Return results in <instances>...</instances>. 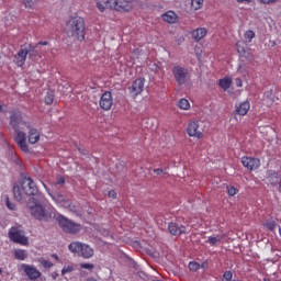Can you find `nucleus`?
Instances as JSON below:
<instances>
[{
  "label": "nucleus",
  "mask_w": 281,
  "mask_h": 281,
  "mask_svg": "<svg viewBox=\"0 0 281 281\" xmlns=\"http://www.w3.org/2000/svg\"><path fill=\"white\" fill-rule=\"evenodd\" d=\"M45 203V196H33L29 199L27 207L36 221H44L49 223V221H56V211L54 209H45L43 204Z\"/></svg>",
  "instance_id": "1"
},
{
  "label": "nucleus",
  "mask_w": 281,
  "mask_h": 281,
  "mask_svg": "<svg viewBox=\"0 0 281 281\" xmlns=\"http://www.w3.org/2000/svg\"><path fill=\"white\" fill-rule=\"evenodd\" d=\"M66 34L69 38H74V41H85L86 26L85 19L81 16H72L66 23Z\"/></svg>",
  "instance_id": "2"
},
{
  "label": "nucleus",
  "mask_w": 281,
  "mask_h": 281,
  "mask_svg": "<svg viewBox=\"0 0 281 281\" xmlns=\"http://www.w3.org/2000/svg\"><path fill=\"white\" fill-rule=\"evenodd\" d=\"M97 8L100 12L105 10H116L117 12H131L133 10L132 0H97Z\"/></svg>",
  "instance_id": "3"
},
{
  "label": "nucleus",
  "mask_w": 281,
  "mask_h": 281,
  "mask_svg": "<svg viewBox=\"0 0 281 281\" xmlns=\"http://www.w3.org/2000/svg\"><path fill=\"white\" fill-rule=\"evenodd\" d=\"M27 56L30 60H38V58H41L38 50H36V46H33L32 44L23 45L15 55L14 61L18 65V67H23L25 65Z\"/></svg>",
  "instance_id": "4"
},
{
  "label": "nucleus",
  "mask_w": 281,
  "mask_h": 281,
  "mask_svg": "<svg viewBox=\"0 0 281 281\" xmlns=\"http://www.w3.org/2000/svg\"><path fill=\"white\" fill-rule=\"evenodd\" d=\"M55 221L58 222L59 227H61L65 234H78L82 229V226L63 215H56Z\"/></svg>",
  "instance_id": "5"
},
{
  "label": "nucleus",
  "mask_w": 281,
  "mask_h": 281,
  "mask_svg": "<svg viewBox=\"0 0 281 281\" xmlns=\"http://www.w3.org/2000/svg\"><path fill=\"white\" fill-rule=\"evenodd\" d=\"M10 126H12L15 135H19V133H23V131L30 128V124L23 121V116H21V112L19 111L12 112L10 116Z\"/></svg>",
  "instance_id": "6"
},
{
  "label": "nucleus",
  "mask_w": 281,
  "mask_h": 281,
  "mask_svg": "<svg viewBox=\"0 0 281 281\" xmlns=\"http://www.w3.org/2000/svg\"><path fill=\"white\" fill-rule=\"evenodd\" d=\"M9 238L18 245H27L29 238L25 236V232L19 226H13L9 231Z\"/></svg>",
  "instance_id": "7"
},
{
  "label": "nucleus",
  "mask_w": 281,
  "mask_h": 281,
  "mask_svg": "<svg viewBox=\"0 0 281 281\" xmlns=\"http://www.w3.org/2000/svg\"><path fill=\"white\" fill-rule=\"evenodd\" d=\"M53 201L60 207H65L66 210H69V212H78L76 209V205L71 204V201L69 199L65 198L61 193L55 192V193H49Z\"/></svg>",
  "instance_id": "8"
},
{
  "label": "nucleus",
  "mask_w": 281,
  "mask_h": 281,
  "mask_svg": "<svg viewBox=\"0 0 281 281\" xmlns=\"http://www.w3.org/2000/svg\"><path fill=\"white\" fill-rule=\"evenodd\" d=\"M22 190L26 196H42L38 194V187H36V183L32 178H24L22 181Z\"/></svg>",
  "instance_id": "9"
},
{
  "label": "nucleus",
  "mask_w": 281,
  "mask_h": 281,
  "mask_svg": "<svg viewBox=\"0 0 281 281\" xmlns=\"http://www.w3.org/2000/svg\"><path fill=\"white\" fill-rule=\"evenodd\" d=\"M173 78L179 86L186 85L190 80V72L187 68L175 66L172 69Z\"/></svg>",
  "instance_id": "10"
},
{
  "label": "nucleus",
  "mask_w": 281,
  "mask_h": 281,
  "mask_svg": "<svg viewBox=\"0 0 281 281\" xmlns=\"http://www.w3.org/2000/svg\"><path fill=\"white\" fill-rule=\"evenodd\" d=\"M145 82H146V79L139 78L132 83V86L130 87V93L132 98H137V95H139V93L144 91Z\"/></svg>",
  "instance_id": "11"
},
{
  "label": "nucleus",
  "mask_w": 281,
  "mask_h": 281,
  "mask_svg": "<svg viewBox=\"0 0 281 281\" xmlns=\"http://www.w3.org/2000/svg\"><path fill=\"white\" fill-rule=\"evenodd\" d=\"M187 133L189 137L201 139V137H203V132L199 128V121L191 122L187 128Z\"/></svg>",
  "instance_id": "12"
},
{
  "label": "nucleus",
  "mask_w": 281,
  "mask_h": 281,
  "mask_svg": "<svg viewBox=\"0 0 281 281\" xmlns=\"http://www.w3.org/2000/svg\"><path fill=\"white\" fill-rule=\"evenodd\" d=\"M22 269L24 270V273H26L29 280H38L42 276L41 271H38L34 266L24 263L22 265Z\"/></svg>",
  "instance_id": "13"
},
{
  "label": "nucleus",
  "mask_w": 281,
  "mask_h": 281,
  "mask_svg": "<svg viewBox=\"0 0 281 281\" xmlns=\"http://www.w3.org/2000/svg\"><path fill=\"white\" fill-rule=\"evenodd\" d=\"M100 106L103 111H109L113 106V95L110 91H106L102 94L100 99Z\"/></svg>",
  "instance_id": "14"
},
{
  "label": "nucleus",
  "mask_w": 281,
  "mask_h": 281,
  "mask_svg": "<svg viewBox=\"0 0 281 281\" xmlns=\"http://www.w3.org/2000/svg\"><path fill=\"white\" fill-rule=\"evenodd\" d=\"M241 164L248 170H258L260 168V159L258 158L243 157Z\"/></svg>",
  "instance_id": "15"
},
{
  "label": "nucleus",
  "mask_w": 281,
  "mask_h": 281,
  "mask_svg": "<svg viewBox=\"0 0 281 281\" xmlns=\"http://www.w3.org/2000/svg\"><path fill=\"white\" fill-rule=\"evenodd\" d=\"M25 139H27L25 132H19L15 136V142L18 146L21 148V150L23 153H30V147L27 146Z\"/></svg>",
  "instance_id": "16"
},
{
  "label": "nucleus",
  "mask_w": 281,
  "mask_h": 281,
  "mask_svg": "<svg viewBox=\"0 0 281 281\" xmlns=\"http://www.w3.org/2000/svg\"><path fill=\"white\" fill-rule=\"evenodd\" d=\"M168 232L171 236H181V234H186V226L171 222L168 224Z\"/></svg>",
  "instance_id": "17"
},
{
  "label": "nucleus",
  "mask_w": 281,
  "mask_h": 281,
  "mask_svg": "<svg viewBox=\"0 0 281 281\" xmlns=\"http://www.w3.org/2000/svg\"><path fill=\"white\" fill-rule=\"evenodd\" d=\"M25 131H29L27 139L30 144H36V142L41 139V133H38V130L29 125Z\"/></svg>",
  "instance_id": "18"
},
{
  "label": "nucleus",
  "mask_w": 281,
  "mask_h": 281,
  "mask_svg": "<svg viewBox=\"0 0 281 281\" xmlns=\"http://www.w3.org/2000/svg\"><path fill=\"white\" fill-rule=\"evenodd\" d=\"M250 105L248 101H245L243 103H240L237 108H236V113L238 115H245L246 113L249 112Z\"/></svg>",
  "instance_id": "19"
},
{
  "label": "nucleus",
  "mask_w": 281,
  "mask_h": 281,
  "mask_svg": "<svg viewBox=\"0 0 281 281\" xmlns=\"http://www.w3.org/2000/svg\"><path fill=\"white\" fill-rule=\"evenodd\" d=\"M205 34H207L205 29H196L192 32V38L194 41H201V38H205Z\"/></svg>",
  "instance_id": "20"
},
{
  "label": "nucleus",
  "mask_w": 281,
  "mask_h": 281,
  "mask_svg": "<svg viewBox=\"0 0 281 281\" xmlns=\"http://www.w3.org/2000/svg\"><path fill=\"white\" fill-rule=\"evenodd\" d=\"M23 187H20L19 184L13 186V196L15 201H23Z\"/></svg>",
  "instance_id": "21"
},
{
  "label": "nucleus",
  "mask_w": 281,
  "mask_h": 281,
  "mask_svg": "<svg viewBox=\"0 0 281 281\" xmlns=\"http://www.w3.org/2000/svg\"><path fill=\"white\" fill-rule=\"evenodd\" d=\"M82 245L83 244L80 241H72L71 244H69L68 249L69 251H71V254H80Z\"/></svg>",
  "instance_id": "22"
},
{
  "label": "nucleus",
  "mask_w": 281,
  "mask_h": 281,
  "mask_svg": "<svg viewBox=\"0 0 281 281\" xmlns=\"http://www.w3.org/2000/svg\"><path fill=\"white\" fill-rule=\"evenodd\" d=\"M80 252L82 258H91L93 256L92 248H90L87 244H82Z\"/></svg>",
  "instance_id": "23"
},
{
  "label": "nucleus",
  "mask_w": 281,
  "mask_h": 281,
  "mask_svg": "<svg viewBox=\"0 0 281 281\" xmlns=\"http://www.w3.org/2000/svg\"><path fill=\"white\" fill-rule=\"evenodd\" d=\"M162 20H165L167 23H176L177 13H175L173 11H168L165 14H162Z\"/></svg>",
  "instance_id": "24"
},
{
  "label": "nucleus",
  "mask_w": 281,
  "mask_h": 281,
  "mask_svg": "<svg viewBox=\"0 0 281 281\" xmlns=\"http://www.w3.org/2000/svg\"><path fill=\"white\" fill-rule=\"evenodd\" d=\"M24 8L27 10H34L36 8V3H38V0H21Z\"/></svg>",
  "instance_id": "25"
},
{
  "label": "nucleus",
  "mask_w": 281,
  "mask_h": 281,
  "mask_svg": "<svg viewBox=\"0 0 281 281\" xmlns=\"http://www.w3.org/2000/svg\"><path fill=\"white\" fill-rule=\"evenodd\" d=\"M14 258L15 260H25V258H27V251L23 249H16L14 251Z\"/></svg>",
  "instance_id": "26"
},
{
  "label": "nucleus",
  "mask_w": 281,
  "mask_h": 281,
  "mask_svg": "<svg viewBox=\"0 0 281 281\" xmlns=\"http://www.w3.org/2000/svg\"><path fill=\"white\" fill-rule=\"evenodd\" d=\"M218 85L224 91H227V89L232 87V79L229 78L221 79Z\"/></svg>",
  "instance_id": "27"
},
{
  "label": "nucleus",
  "mask_w": 281,
  "mask_h": 281,
  "mask_svg": "<svg viewBox=\"0 0 281 281\" xmlns=\"http://www.w3.org/2000/svg\"><path fill=\"white\" fill-rule=\"evenodd\" d=\"M178 106L183 111H188V109H190V102L187 99H180L178 102Z\"/></svg>",
  "instance_id": "28"
},
{
  "label": "nucleus",
  "mask_w": 281,
  "mask_h": 281,
  "mask_svg": "<svg viewBox=\"0 0 281 281\" xmlns=\"http://www.w3.org/2000/svg\"><path fill=\"white\" fill-rule=\"evenodd\" d=\"M54 102V90H48L45 95V104H52Z\"/></svg>",
  "instance_id": "29"
},
{
  "label": "nucleus",
  "mask_w": 281,
  "mask_h": 281,
  "mask_svg": "<svg viewBox=\"0 0 281 281\" xmlns=\"http://www.w3.org/2000/svg\"><path fill=\"white\" fill-rule=\"evenodd\" d=\"M191 8L201 10V8H203V0H191Z\"/></svg>",
  "instance_id": "30"
},
{
  "label": "nucleus",
  "mask_w": 281,
  "mask_h": 281,
  "mask_svg": "<svg viewBox=\"0 0 281 281\" xmlns=\"http://www.w3.org/2000/svg\"><path fill=\"white\" fill-rule=\"evenodd\" d=\"M41 265L44 267V269H52L54 267V263L47 259H41Z\"/></svg>",
  "instance_id": "31"
},
{
  "label": "nucleus",
  "mask_w": 281,
  "mask_h": 281,
  "mask_svg": "<svg viewBox=\"0 0 281 281\" xmlns=\"http://www.w3.org/2000/svg\"><path fill=\"white\" fill-rule=\"evenodd\" d=\"M189 269L190 271H199V269H201V265L196 261H191L189 262Z\"/></svg>",
  "instance_id": "32"
},
{
  "label": "nucleus",
  "mask_w": 281,
  "mask_h": 281,
  "mask_svg": "<svg viewBox=\"0 0 281 281\" xmlns=\"http://www.w3.org/2000/svg\"><path fill=\"white\" fill-rule=\"evenodd\" d=\"M75 270L76 269L74 268V266H64V268L61 269V276H65L67 273H71Z\"/></svg>",
  "instance_id": "33"
},
{
  "label": "nucleus",
  "mask_w": 281,
  "mask_h": 281,
  "mask_svg": "<svg viewBox=\"0 0 281 281\" xmlns=\"http://www.w3.org/2000/svg\"><path fill=\"white\" fill-rule=\"evenodd\" d=\"M244 36L248 43H251V38H255L256 33L254 31H247Z\"/></svg>",
  "instance_id": "34"
},
{
  "label": "nucleus",
  "mask_w": 281,
  "mask_h": 281,
  "mask_svg": "<svg viewBox=\"0 0 281 281\" xmlns=\"http://www.w3.org/2000/svg\"><path fill=\"white\" fill-rule=\"evenodd\" d=\"M237 52H238V54H245V46H244V44H243V42H238L237 44Z\"/></svg>",
  "instance_id": "35"
},
{
  "label": "nucleus",
  "mask_w": 281,
  "mask_h": 281,
  "mask_svg": "<svg viewBox=\"0 0 281 281\" xmlns=\"http://www.w3.org/2000/svg\"><path fill=\"white\" fill-rule=\"evenodd\" d=\"M258 3H263L265 5H271V3H278V0H257Z\"/></svg>",
  "instance_id": "36"
},
{
  "label": "nucleus",
  "mask_w": 281,
  "mask_h": 281,
  "mask_svg": "<svg viewBox=\"0 0 281 281\" xmlns=\"http://www.w3.org/2000/svg\"><path fill=\"white\" fill-rule=\"evenodd\" d=\"M7 207H8L9 210H11V211H14V210H16V204L10 202V199L7 198Z\"/></svg>",
  "instance_id": "37"
},
{
  "label": "nucleus",
  "mask_w": 281,
  "mask_h": 281,
  "mask_svg": "<svg viewBox=\"0 0 281 281\" xmlns=\"http://www.w3.org/2000/svg\"><path fill=\"white\" fill-rule=\"evenodd\" d=\"M221 240V237H209L207 243H210V245H216V243H218Z\"/></svg>",
  "instance_id": "38"
},
{
  "label": "nucleus",
  "mask_w": 281,
  "mask_h": 281,
  "mask_svg": "<svg viewBox=\"0 0 281 281\" xmlns=\"http://www.w3.org/2000/svg\"><path fill=\"white\" fill-rule=\"evenodd\" d=\"M266 227H267L270 232H274V231H276V223H274V222H268V223H266Z\"/></svg>",
  "instance_id": "39"
},
{
  "label": "nucleus",
  "mask_w": 281,
  "mask_h": 281,
  "mask_svg": "<svg viewBox=\"0 0 281 281\" xmlns=\"http://www.w3.org/2000/svg\"><path fill=\"white\" fill-rule=\"evenodd\" d=\"M80 268L91 271V269H93V263H80Z\"/></svg>",
  "instance_id": "40"
},
{
  "label": "nucleus",
  "mask_w": 281,
  "mask_h": 281,
  "mask_svg": "<svg viewBox=\"0 0 281 281\" xmlns=\"http://www.w3.org/2000/svg\"><path fill=\"white\" fill-rule=\"evenodd\" d=\"M227 192H228V195H229V196H235V194H236V188H234V187H228V188H227Z\"/></svg>",
  "instance_id": "41"
},
{
  "label": "nucleus",
  "mask_w": 281,
  "mask_h": 281,
  "mask_svg": "<svg viewBox=\"0 0 281 281\" xmlns=\"http://www.w3.org/2000/svg\"><path fill=\"white\" fill-rule=\"evenodd\" d=\"M116 170H119V172H122L124 170V162H117Z\"/></svg>",
  "instance_id": "42"
},
{
  "label": "nucleus",
  "mask_w": 281,
  "mask_h": 281,
  "mask_svg": "<svg viewBox=\"0 0 281 281\" xmlns=\"http://www.w3.org/2000/svg\"><path fill=\"white\" fill-rule=\"evenodd\" d=\"M56 186H65V178H63V177L58 178Z\"/></svg>",
  "instance_id": "43"
},
{
  "label": "nucleus",
  "mask_w": 281,
  "mask_h": 281,
  "mask_svg": "<svg viewBox=\"0 0 281 281\" xmlns=\"http://www.w3.org/2000/svg\"><path fill=\"white\" fill-rule=\"evenodd\" d=\"M108 196H109L110 199H115V196H117V193H115L114 190H111V191H109Z\"/></svg>",
  "instance_id": "44"
},
{
  "label": "nucleus",
  "mask_w": 281,
  "mask_h": 281,
  "mask_svg": "<svg viewBox=\"0 0 281 281\" xmlns=\"http://www.w3.org/2000/svg\"><path fill=\"white\" fill-rule=\"evenodd\" d=\"M155 175H166V172L162 169H154Z\"/></svg>",
  "instance_id": "45"
},
{
  "label": "nucleus",
  "mask_w": 281,
  "mask_h": 281,
  "mask_svg": "<svg viewBox=\"0 0 281 281\" xmlns=\"http://www.w3.org/2000/svg\"><path fill=\"white\" fill-rule=\"evenodd\" d=\"M235 85H236V87H243V80H240V79H235Z\"/></svg>",
  "instance_id": "46"
},
{
  "label": "nucleus",
  "mask_w": 281,
  "mask_h": 281,
  "mask_svg": "<svg viewBox=\"0 0 281 281\" xmlns=\"http://www.w3.org/2000/svg\"><path fill=\"white\" fill-rule=\"evenodd\" d=\"M38 45H49V43L47 42V41H45V42H38L36 45H35V47H38Z\"/></svg>",
  "instance_id": "47"
},
{
  "label": "nucleus",
  "mask_w": 281,
  "mask_h": 281,
  "mask_svg": "<svg viewBox=\"0 0 281 281\" xmlns=\"http://www.w3.org/2000/svg\"><path fill=\"white\" fill-rule=\"evenodd\" d=\"M237 3H251V0H237Z\"/></svg>",
  "instance_id": "48"
},
{
  "label": "nucleus",
  "mask_w": 281,
  "mask_h": 281,
  "mask_svg": "<svg viewBox=\"0 0 281 281\" xmlns=\"http://www.w3.org/2000/svg\"><path fill=\"white\" fill-rule=\"evenodd\" d=\"M271 179H272V178H269V182H270V183H273V184L278 183V177H274V179H276L274 181H273V180L271 181Z\"/></svg>",
  "instance_id": "49"
},
{
  "label": "nucleus",
  "mask_w": 281,
  "mask_h": 281,
  "mask_svg": "<svg viewBox=\"0 0 281 281\" xmlns=\"http://www.w3.org/2000/svg\"><path fill=\"white\" fill-rule=\"evenodd\" d=\"M52 257L55 258V260H58V255L53 254Z\"/></svg>",
  "instance_id": "50"
},
{
  "label": "nucleus",
  "mask_w": 281,
  "mask_h": 281,
  "mask_svg": "<svg viewBox=\"0 0 281 281\" xmlns=\"http://www.w3.org/2000/svg\"><path fill=\"white\" fill-rule=\"evenodd\" d=\"M58 278V274H53V280H56Z\"/></svg>",
  "instance_id": "51"
},
{
  "label": "nucleus",
  "mask_w": 281,
  "mask_h": 281,
  "mask_svg": "<svg viewBox=\"0 0 281 281\" xmlns=\"http://www.w3.org/2000/svg\"><path fill=\"white\" fill-rule=\"evenodd\" d=\"M86 281H97L95 279H88V280H86Z\"/></svg>",
  "instance_id": "52"
},
{
  "label": "nucleus",
  "mask_w": 281,
  "mask_h": 281,
  "mask_svg": "<svg viewBox=\"0 0 281 281\" xmlns=\"http://www.w3.org/2000/svg\"><path fill=\"white\" fill-rule=\"evenodd\" d=\"M1 111H3V106H2V105H0V112H1Z\"/></svg>",
  "instance_id": "53"
},
{
  "label": "nucleus",
  "mask_w": 281,
  "mask_h": 281,
  "mask_svg": "<svg viewBox=\"0 0 281 281\" xmlns=\"http://www.w3.org/2000/svg\"><path fill=\"white\" fill-rule=\"evenodd\" d=\"M0 273H2V270H1V268H0Z\"/></svg>",
  "instance_id": "54"
}]
</instances>
